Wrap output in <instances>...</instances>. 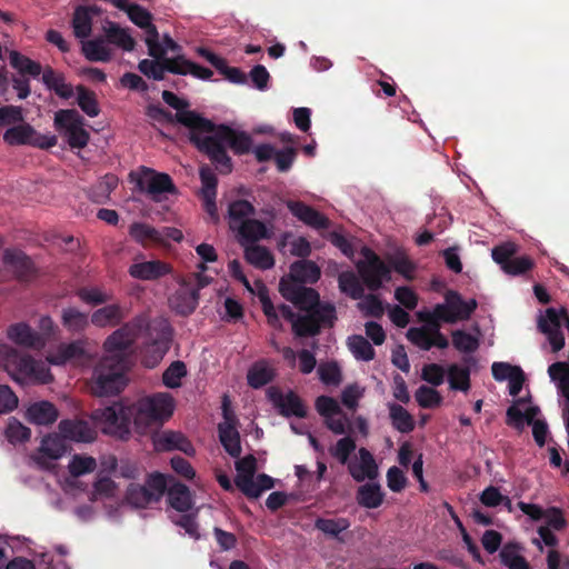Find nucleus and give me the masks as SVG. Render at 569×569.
<instances>
[{
  "label": "nucleus",
  "instance_id": "51",
  "mask_svg": "<svg viewBox=\"0 0 569 569\" xmlns=\"http://www.w3.org/2000/svg\"><path fill=\"white\" fill-rule=\"evenodd\" d=\"M76 90L78 93L77 102L80 109L91 118L97 117L100 113V108L96 93L82 84L77 86Z\"/></svg>",
  "mask_w": 569,
  "mask_h": 569
},
{
  "label": "nucleus",
  "instance_id": "41",
  "mask_svg": "<svg viewBox=\"0 0 569 569\" xmlns=\"http://www.w3.org/2000/svg\"><path fill=\"white\" fill-rule=\"evenodd\" d=\"M383 492L379 483H366L357 490V502L365 508L376 509L381 506L383 501Z\"/></svg>",
  "mask_w": 569,
  "mask_h": 569
},
{
  "label": "nucleus",
  "instance_id": "46",
  "mask_svg": "<svg viewBox=\"0 0 569 569\" xmlns=\"http://www.w3.org/2000/svg\"><path fill=\"white\" fill-rule=\"evenodd\" d=\"M36 130L28 123L18 124L6 130L3 140L10 146L31 144L33 146Z\"/></svg>",
  "mask_w": 569,
  "mask_h": 569
},
{
  "label": "nucleus",
  "instance_id": "28",
  "mask_svg": "<svg viewBox=\"0 0 569 569\" xmlns=\"http://www.w3.org/2000/svg\"><path fill=\"white\" fill-rule=\"evenodd\" d=\"M42 82L49 89L62 99L73 97L74 89L71 83L66 82L63 73L57 72L51 67H46L42 72Z\"/></svg>",
  "mask_w": 569,
  "mask_h": 569
},
{
  "label": "nucleus",
  "instance_id": "50",
  "mask_svg": "<svg viewBox=\"0 0 569 569\" xmlns=\"http://www.w3.org/2000/svg\"><path fill=\"white\" fill-rule=\"evenodd\" d=\"M10 64L12 66V68L17 69L22 76L29 74L36 78L43 72L42 67L39 62H36L17 51H12L10 53Z\"/></svg>",
  "mask_w": 569,
  "mask_h": 569
},
{
  "label": "nucleus",
  "instance_id": "48",
  "mask_svg": "<svg viewBox=\"0 0 569 569\" xmlns=\"http://www.w3.org/2000/svg\"><path fill=\"white\" fill-rule=\"evenodd\" d=\"M350 527L347 518H317L315 528L323 532L326 536L341 540L340 535Z\"/></svg>",
  "mask_w": 569,
  "mask_h": 569
},
{
  "label": "nucleus",
  "instance_id": "45",
  "mask_svg": "<svg viewBox=\"0 0 569 569\" xmlns=\"http://www.w3.org/2000/svg\"><path fill=\"white\" fill-rule=\"evenodd\" d=\"M62 326L71 333H80L89 326L88 315L77 308H66L61 315Z\"/></svg>",
  "mask_w": 569,
  "mask_h": 569
},
{
  "label": "nucleus",
  "instance_id": "2",
  "mask_svg": "<svg viewBox=\"0 0 569 569\" xmlns=\"http://www.w3.org/2000/svg\"><path fill=\"white\" fill-rule=\"evenodd\" d=\"M133 412V427L144 433L152 426L168 420L174 409L173 398L169 393L159 392L130 402Z\"/></svg>",
  "mask_w": 569,
  "mask_h": 569
},
{
  "label": "nucleus",
  "instance_id": "8",
  "mask_svg": "<svg viewBox=\"0 0 569 569\" xmlns=\"http://www.w3.org/2000/svg\"><path fill=\"white\" fill-rule=\"evenodd\" d=\"M337 320L336 307L331 303L305 311L293 322L292 331L299 338L315 337L322 328H332Z\"/></svg>",
  "mask_w": 569,
  "mask_h": 569
},
{
  "label": "nucleus",
  "instance_id": "62",
  "mask_svg": "<svg viewBox=\"0 0 569 569\" xmlns=\"http://www.w3.org/2000/svg\"><path fill=\"white\" fill-rule=\"evenodd\" d=\"M97 467L96 459L88 456L74 455L69 463V472L73 477L92 472Z\"/></svg>",
  "mask_w": 569,
  "mask_h": 569
},
{
  "label": "nucleus",
  "instance_id": "20",
  "mask_svg": "<svg viewBox=\"0 0 569 569\" xmlns=\"http://www.w3.org/2000/svg\"><path fill=\"white\" fill-rule=\"evenodd\" d=\"M358 453L360 461H350L347 465L350 476L357 482H362L365 479L375 480L379 472L372 453L363 447L359 449Z\"/></svg>",
  "mask_w": 569,
  "mask_h": 569
},
{
  "label": "nucleus",
  "instance_id": "31",
  "mask_svg": "<svg viewBox=\"0 0 569 569\" xmlns=\"http://www.w3.org/2000/svg\"><path fill=\"white\" fill-rule=\"evenodd\" d=\"M58 416L57 408L49 401L34 402L27 410L28 420L36 425H51Z\"/></svg>",
  "mask_w": 569,
  "mask_h": 569
},
{
  "label": "nucleus",
  "instance_id": "25",
  "mask_svg": "<svg viewBox=\"0 0 569 569\" xmlns=\"http://www.w3.org/2000/svg\"><path fill=\"white\" fill-rule=\"evenodd\" d=\"M4 367L16 379V376L30 377L34 372V360L31 356H23L13 348H7Z\"/></svg>",
  "mask_w": 569,
  "mask_h": 569
},
{
  "label": "nucleus",
  "instance_id": "61",
  "mask_svg": "<svg viewBox=\"0 0 569 569\" xmlns=\"http://www.w3.org/2000/svg\"><path fill=\"white\" fill-rule=\"evenodd\" d=\"M408 340L421 350H430L432 348L431 326L413 327L407 331Z\"/></svg>",
  "mask_w": 569,
  "mask_h": 569
},
{
  "label": "nucleus",
  "instance_id": "38",
  "mask_svg": "<svg viewBox=\"0 0 569 569\" xmlns=\"http://www.w3.org/2000/svg\"><path fill=\"white\" fill-rule=\"evenodd\" d=\"M102 37L82 42V52L89 61L109 62L112 58L110 48L106 44Z\"/></svg>",
  "mask_w": 569,
  "mask_h": 569
},
{
  "label": "nucleus",
  "instance_id": "3",
  "mask_svg": "<svg viewBox=\"0 0 569 569\" xmlns=\"http://www.w3.org/2000/svg\"><path fill=\"white\" fill-rule=\"evenodd\" d=\"M90 419L104 435L119 440H128L131 437L133 412L130 402L121 400L97 408L91 411Z\"/></svg>",
  "mask_w": 569,
  "mask_h": 569
},
{
  "label": "nucleus",
  "instance_id": "60",
  "mask_svg": "<svg viewBox=\"0 0 569 569\" xmlns=\"http://www.w3.org/2000/svg\"><path fill=\"white\" fill-rule=\"evenodd\" d=\"M166 59L162 60H150L142 59L138 63L139 71L148 77L149 79H153L156 81H161L164 79V73L167 69H164Z\"/></svg>",
  "mask_w": 569,
  "mask_h": 569
},
{
  "label": "nucleus",
  "instance_id": "22",
  "mask_svg": "<svg viewBox=\"0 0 569 569\" xmlns=\"http://www.w3.org/2000/svg\"><path fill=\"white\" fill-rule=\"evenodd\" d=\"M167 478L166 492L169 506L179 512L189 511L193 506L190 489L186 485L174 481L171 476Z\"/></svg>",
  "mask_w": 569,
  "mask_h": 569
},
{
  "label": "nucleus",
  "instance_id": "14",
  "mask_svg": "<svg viewBox=\"0 0 569 569\" xmlns=\"http://www.w3.org/2000/svg\"><path fill=\"white\" fill-rule=\"evenodd\" d=\"M562 327L569 330V315L566 309L548 308L546 313L538 319V329L547 336L553 352H558L565 347Z\"/></svg>",
  "mask_w": 569,
  "mask_h": 569
},
{
  "label": "nucleus",
  "instance_id": "19",
  "mask_svg": "<svg viewBox=\"0 0 569 569\" xmlns=\"http://www.w3.org/2000/svg\"><path fill=\"white\" fill-rule=\"evenodd\" d=\"M287 208L296 218L311 228L321 230L330 227V220L325 214L301 201L289 200Z\"/></svg>",
  "mask_w": 569,
  "mask_h": 569
},
{
  "label": "nucleus",
  "instance_id": "64",
  "mask_svg": "<svg viewBox=\"0 0 569 569\" xmlns=\"http://www.w3.org/2000/svg\"><path fill=\"white\" fill-rule=\"evenodd\" d=\"M315 407L318 413L323 417V419L342 413V409L338 401L329 396H319L316 399Z\"/></svg>",
  "mask_w": 569,
  "mask_h": 569
},
{
  "label": "nucleus",
  "instance_id": "43",
  "mask_svg": "<svg viewBox=\"0 0 569 569\" xmlns=\"http://www.w3.org/2000/svg\"><path fill=\"white\" fill-rule=\"evenodd\" d=\"M118 178L114 174H106L89 190V198L96 203H106L111 192L118 187Z\"/></svg>",
  "mask_w": 569,
  "mask_h": 569
},
{
  "label": "nucleus",
  "instance_id": "47",
  "mask_svg": "<svg viewBox=\"0 0 569 569\" xmlns=\"http://www.w3.org/2000/svg\"><path fill=\"white\" fill-rule=\"evenodd\" d=\"M274 378L273 370L266 362H256L248 370L247 381L253 389H260L271 382Z\"/></svg>",
  "mask_w": 569,
  "mask_h": 569
},
{
  "label": "nucleus",
  "instance_id": "44",
  "mask_svg": "<svg viewBox=\"0 0 569 569\" xmlns=\"http://www.w3.org/2000/svg\"><path fill=\"white\" fill-rule=\"evenodd\" d=\"M339 289L353 300L363 298L365 288L360 277L352 271H343L338 277Z\"/></svg>",
  "mask_w": 569,
  "mask_h": 569
},
{
  "label": "nucleus",
  "instance_id": "7",
  "mask_svg": "<svg viewBox=\"0 0 569 569\" xmlns=\"http://www.w3.org/2000/svg\"><path fill=\"white\" fill-rule=\"evenodd\" d=\"M477 301L470 299L463 300L462 296L455 290H448L445 293V302L437 303L432 311H427L428 318L440 319L447 323L468 320L477 309Z\"/></svg>",
  "mask_w": 569,
  "mask_h": 569
},
{
  "label": "nucleus",
  "instance_id": "35",
  "mask_svg": "<svg viewBox=\"0 0 569 569\" xmlns=\"http://www.w3.org/2000/svg\"><path fill=\"white\" fill-rule=\"evenodd\" d=\"M388 409L391 425L397 431L401 433H409L413 431L416 422L412 415H410L407 409L395 402L388 403Z\"/></svg>",
  "mask_w": 569,
  "mask_h": 569
},
{
  "label": "nucleus",
  "instance_id": "59",
  "mask_svg": "<svg viewBox=\"0 0 569 569\" xmlns=\"http://www.w3.org/2000/svg\"><path fill=\"white\" fill-rule=\"evenodd\" d=\"M548 373L552 380H558V389L562 397L569 390V365L567 362H555L548 368Z\"/></svg>",
  "mask_w": 569,
  "mask_h": 569
},
{
  "label": "nucleus",
  "instance_id": "1",
  "mask_svg": "<svg viewBox=\"0 0 569 569\" xmlns=\"http://www.w3.org/2000/svg\"><path fill=\"white\" fill-rule=\"evenodd\" d=\"M180 121L189 129V140L197 150L206 154L222 174L232 171V160L227 152L229 147L234 154L250 152L252 138L246 131H237L228 124H216L201 114H180Z\"/></svg>",
  "mask_w": 569,
  "mask_h": 569
},
{
  "label": "nucleus",
  "instance_id": "5",
  "mask_svg": "<svg viewBox=\"0 0 569 569\" xmlns=\"http://www.w3.org/2000/svg\"><path fill=\"white\" fill-rule=\"evenodd\" d=\"M144 326L141 328V336L146 338L144 352L150 355L146 358L144 363L147 367H154L163 356L169 351L172 340V328L170 323L162 318L153 319L151 321L143 315Z\"/></svg>",
  "mask_w": 569,
  "mask_h": 569
},
{
  "label": "nucleus",
  "instance_id": "32",
  "mask_svg": "<svg viewBox=\"0 0 569 569\" xmlns=\"http://www.w3.org/2000/svg\"><path fill=\"white\" fill-rule=\"evenodd\" d=\"M66 438L63 436L48 435L42 438L41 446L39 448V453L41 457L37 459L39 465H42L41 458L46 457L51 460L60 459L67 451Z\"/></svg>",
  "mask_w": 569,
  "mask_h": 569
},
{
  "label": "nucleus",
  "instance_id": "6",
  "mask_svg": "<svg viewBox=\"0 0 569 569\" xmlns=\"http://www.w3.org/2000/svg\"><path fill=\"white\" fill-rule=\"evenodd\" d=\"M129 176L136 183L137 190L148 194L153 201H161L162 194L177 192L172 178L168 173L142 166Z\"/></svg>",
  "mask_w": 569,
  "mask_h": 569
},
{
  "label": "nucleus",
  "instance_id": "36",
  "mask_svg": "<svg viewBox=\"0 0 569 569\" xmlns=\"http://www.w3.org/2000/svg\"><path fill=\"white\" fill-rule=\"evenodd\" d=\"M130 237L138 243L146 246L148 243H163V234L160 230L143 222H133L129 227Z\"/></svg>",
  "mask_w": 569,
  "mask_h": 569
},
{
  "label": "nucleus",
  "instance_id": "52",
  "mask_svg": "<svg viewBox=\"0 0 569 569\" xmlns=\"http://www.w3.org/2000/svg\"><path fill=\"white\" fill-rule=\"evenodd\" d=\"M348 347L358 360L370 361L376 356L373 347L360 335L349 337Z\"/></svg>",
  "mask_w": 569,
  "mask_h": 569
},
{
  "label": "nucleus",
  "instance_id": "27",
  "mask_svg": "<svg viewBox=\"0 0 569 569\" xmlns=\"http://www.w3.org/2000/svg\"><path fill=\"white\" fill-rule=\"evenodd\" d=\"M320 268L310 260H299L291 264L290 273L287 281H293L296 283H316L320 278Z\"/></svg>",
  "mask_w": 569,
  "mask_h": 569
},
{
  "label": "nucleus",
  "instance_id": "26",
  "mask_svg": "<svg viewBox=\"0 0 569 569\" xmlns=\"http://www.w3.org/2000/svg\"><path fill=\"white\" fill-rule=\"evenodd\" d=\"M238 233L239 242L246 247L247 243L256 244L257 241L270 238L267 226L257 219H247L234 230Z\"/></svg>",
  "mask_w": 569,
  "mask_h": 569
},
{
  "label": "nucleus",
  "instance_id": "23",
  "mask_svg": "<svg viewBox=\"0 0 569 569\" xmlns=\"http://www.w3.org/2000/svg\"><path fill=\"white\" fill-rule=\"evenodd\" d=\"M8 338L16 345L40 349L44 346V339L26 322L11 325L7 331Z\"/></svg>",
  "mask_w": 569,
  "mask_h": 569
},
{
  "label": "nucleus",
  "instance_id": "58",
  "mask_svg": "<svg viewBox=\"0 0 569 569\" xmlns=\"http://www.w3.org/2000/svg\"><path fill=\"white\" fill-rule=\"evenodd\" d=\"M415 398L418 405L425 409L437 408L442 403L439 391L428 386H420L415 392Z\"/></svg>",
  "mask_w": 569,
  "mask_h": 569
},
{
  "label": "nucleus",
  "instance_id": "33",
  "mask_svg": "<svg viewBox=\"0 0 569 569\" xmlns=\"http://www.w3.org/2000/svg\"><path fill=\"white\" fill-rule=\"evenodd\" d=\"M244 259L248 263L260 270H268L274 266V258L271 251L260 244L246 246Z\"/></svg>",
  "mask_w": 569,
  "mask_h": 569
},
{
  "label": "nucleus",
  "instance_id": "39",
  "mask_svg": "<svg viewBox=\"0 0 569 569\" xmlns=\"http://www.w3.org/2000/svg\"><path fill=\"white\" fill-rule=\"evenodd\" d=\"M103 30L106 41L120 47L124 51H132L134 49L136 41L127 29L121 28L116 22L108 21Z\"/></svg>",
  "mask_w": 569,
  "mask_h": 569
},
{
  "label": "nucleus",
  "instance_id": "10",
  "mask_svg": "<svg viewBox=\"0 0 569 569\" xmlns=\"http://www.w3.org/2000/svg\"><path fill=\"white\" fill-rule=\"evenodd\" d=\"M167 476L154 472L148 476L146 485L130 483L127 488L126 500L136 508H146L158 502L167 490Z\"/></svg>",
  "mask_w": 569,
  "mask_h": 569
},
{
  "label": "nucleus",
  "instance_id": "4",
  "mask_svg": "<svg viewBox=\"0 0 569 569\" xmlns=\"http://www.w3.org/2000/svg\"><path fill=\"white\" fill-rule=\"evenodd\" d=\"M127 361L114 355H106L94 367L90 385L92 395L97 397L114 396L126 386L124 371Z\"/></svg>",
  "mask_w": 569,
  "mask_h": 569
},
{
  "label": "nucleus",
  "instance_id": "16",
  "mask_svg": "<svg viewBox=\"0 0 569 569\" xmlns=\"http://www.w3.org/2000/svg\"><path fill=\"white\" fill-rule=\"evenodd\" d=\"M267 397L282 417H307V407L303 400L293 390H289L284 393L277 387H270L267 390Z\"/></svg>",
  "mask_w": 569,
  "mask_h": 569
},
{
  "label": "nucleus",
  "instance_id": "56",
  "mask_svg": "<svg viewBox=\"0 0 569 569\" xmlns=\"http://www.w3.org/2000/svg\"><path fill=\"white\" fill-rule=\"evenodd\" d=\"M187 376L184 362L173 361L162 373V382L167 388L174 389L181 386V379Z\"/></svg>",
  "mask_w": 569,
  "mask_h": 569
},
{
  "label": "nucleus",
  "instance_id": "49",
  "mask_svg": "<svg viewBox=\"0 0 569 569\" xmlns=\"http://www.w3.org/2000/svg\"><path fill=\"white\" fill-rule=\"evenodd\" d=\"M73 33L79 39H86L92 31V17L86 6L76 8L72 18Z\"/></svg>",
  "mask_w": 569,
  "mask_h": 569
},
{
  "label": "nucleus",
  "instance_id": "29",
  "mask_svg": "<svg viewBox=\"0 0 569 569\" xmlns=\"http://www.w3.org/2000/svg\"><path fill=\"white\" fill-rule=\"evenodd\" d=\"M84 356V340L79 339L68 343H60L54 353L48 357L50 363L62 366L70 360Z\"/></svg>",
  "mask_w": 569,
  "mask_h": 569
},
{
  "label": "nucleus",
  "instance_id": "37",
  "mask_svg": "<svg viewBox=\"0 0 569 569\" xmlns=\"http://www.w3.org/2000/svg\"><path fill=\"white\" fill-rule=\"evenodd\" d=\"M256 214V208L251 202L244 199H238L229 203L228 218L229 227L231 230H236L238 226L247 219H251V216Z\"/></svg>",
  "mask_w": 569,
  "mask_h": 569
},
{
  "label": "nucleus",
  "instance_id": "17",
  "mask_svg": "<svg viewBox=\"0 0 569 569\" xmlns=\"http://www.w3.org/2000/svg\"><path fill=\"white\" fill-rule=\"evenodd\" d=\"M2 262L3 266L12 272L13 277L21 282H28L37 274V270L31 258L19 249H6Z\"/></svg>",
  "mask_w": 569,
  "mask_h": 569
},
{
  "label": "nucleus",
  "instance_id": "63",
  "mask_svg": "<svg viewBox=\"0 0 569 569\" xmlns=\"http://www.w3.org/2000/svg\"><path fill=\"white\" fill-rule=\"evenodd\" d=\"M358 308L368 317L380 318L383 315L382 301L373 293H363Z\"/></svg>",
  "mask_w": 569,
  "mask_h": 569
},
{
  "label": "nucleus",
  "instance_id": "24",
  "mask_svg": "<svg viewBox=\"0 0 569 569\" xmlns=\"http://www.w3.org/2000/svg\"><path fill=\"white\" fill-rule=\"evenodd\" d=\"M154 446L160 451L180 450L188 456L196 453L191 441L179 431H163L154 439Z\"/></svg>",
  "mask_w": 569,
  "mask_h": 569
},
{
  "label": "nucleus",
  "instance_id": "9",
  "mask_svg": "<svg viewBox=\"0 0 569 569\" xmlns=\"http://www.w3.org/2000/svg\"><path fill=\"white\" fill-rule=\"evenodd\" d=\"M84 119L76 109H61L54 114V128L67 138L71 149L84 148L90 139Z\"/></svg>",
  "mask_w": 569,
  "mask_h": 569
},
{
  "label": "nucleus",
  "instance_id": "13",
  "mask_svg": "<svg viewBox=\"0 0 569 569\" xmlns=\"http://www.w3.org/2000/svg\"><path fill=\"white\" fill-rule=\"evenodd\" d=\"M143 326V317L137 316L112 332L103 345L107 355H114L127 361L126 351L133 345L134 340L141 336V328Z\"/></svg>",
  "mask_w": 569,
  "mask_h": 569
},
{
  "label": "nucleus",
  "instance_id": "34",
  "mask_svg": "<svg viewBox=\"0 0 569 569\" xmlns=\"http://www.w3.org/2000/svg\"><path fill=\"white\" fill-rule=\"evenodd\" d=\"M219 440L224 450L233 458H239L241 455L240 433L236 426L229 423L218 425Z\"/></svg>",
  "mask_w": 569,
  "mask_h": 569
},
{
  "label": "nucleus",
  "instance_id": "21",
  "mask_svg": "<svg viewBox=\"0 0 569 569\" xmlns=\"http://www.w3.org/2000/svg\"><path fill=\"white\" fill-rule=\"evenodd\" d=\"M59 431L63 438L77 442H91L97 432L86 420L63 419L59 422Z\"/></svg>",
  "mask_w": 569,
  "mask_h": 569
},
{
  "label": "nucleus",
  "instance_id": "42",
  "mask_svg": "<svg viewBox=\"0 0 569 569\" xmlns=\"http://www.w3.org/2000/svg\"><path fill=\"white\" fill-rule=\"evenodd\" d=\"M257 461L252 455H249L236 462L238 475L234 478V483L239 490L248 489L252 485V479L256 472Z\"/></svg>",
  "mask_w": 569,
  "mask_h": 569
},
{
  "label": "nucleus",
  "instance_id": "53",
  "mask_svg": "<svg viewBox=\"0 0 569 569\" xmlns=\"http://www.w3.org/2000/svg\"><path fill=\"white\" fill-rule=\"evenodd\" d=\"M451 338L455 349L462 353H473L480 346V341L476 336L461 329L453 330Z\"/></svg>",
  "mask_w": 569,
  "mask_h": 569
},
{
  "label": "nucleus",
  "instance_id": "57",
  "mask_svg": "<svg viewBox=\"0 0 569 569\" xmlns=\"http://www.w3.org/2000/svg\"><path fill=\"white\" fill-rule=\"evenodd\" d=\"M449 385L452 390L468 391L470 388V370L451 365L448 369Z\"/></svg>",
  "mask_w": 569,
  "mask_h": 569
},
{
  "label": "nucleus",
  "instance_id": "40",
  "mask_svg": "<svg viewBox=\"0 0 569 569\" xmlns=\"http://www.w3.org/2000/svg\"><path fill=\"white\" fill-rule=\"evenodd\" d=\"M522 547L518 542H507L500 550V561L508 569H530L526 558L520 555Z\"/></svg>",
  "mask_w": 569,
  "mask_h": 569
},
{
  "label": "nucleus",
  "instance_id": "54",
  "mask_svg": "<svg viewBox=\"0 0 569 569\" xmlns=\"http://www.w3.org/2000/svg\"><path fill=\"white\" fill-rule=\"evenodd\" d=\"M199 300V293L197 289L180 290L174 297V308L181 315L192 313Z\"/></svg>",
  "mask_w": 569,
  "mask_h": 569
},
{
  "label": "nucleus",
  "instance_id": "11",
  "mask_svg": "<svg viewBox=\"0 0 569 569\" xmlns=\"http://www.w3.org/2000/svg\"><path fill=\"white\" fill-rule=\"evenodd\" d=\"M363 259L356 263L362 283L371 291L379 290L391 280V269L371 249H362Z\"/></svg>",
  "mask_w": 569,
  "mask_h": 569
},
{
  "label": "nucleus",
  "instance_id": "12",
  "mask_svg": "<svg viewBox=\"0 0 569 569\" xmlns=\"http://www.w3.org/2000/svg\"><path fill=\"white\" fill-rule=\"evenodd\" d=\"M519 246L515 242H502L491 250L492 260L509 276H523L535 267V260L530 256L517 257Z\"/></svg>",
  "mask_w": 569,
  "mask_h": 569
},
{
  "label": "nucleus",
  "instance_id": "18",
  "mask_svg": "<svg viewBox=\"0 0 569 569\" xmlns=\"http://www.w3.org/2000/svg\"><path fill=\"white\" fill-rule=\"evenodd\" d=\"M137 257L129 267L128 273L131 278L141 281H156L171 273L169 263L161 260L139 261Z\"/></svg>",
  "mask_w": 569,
  "mask_h": 569
},
{
  "label": "nucleus",
  "instance_id": "30",
  "mask_svg": "<svg viewBox=\"0 0 569 569\" xmlns=\"http://www.w3.org/2000/svg\"><path fill=\"white\" fill-rule=\"evenodd\" d=\"M126 318L124 310L117 303L97 309L91 316V322L100 328L118 326Z\"/></svg>",
  "mask_w": 569,
  "mask_h": 569
},
{
  "label": "nucleus",
  "instance_id": "55",
  "mask_svg": "<svg viewBox=\"0 0 569 569\" xmlns=\"http://www.w3.org/2000/svg\"><path fill=\"white\" fill-rule=\"evenodd\" d=\"M356 440L350 437L339 439L335 446L329 448V453L336 458L341 465H348L351 453L356 450Z\"/></svg>",
  "mask_w": 569,
  "mask_h": 569
},
{
  "label": "nucleus",
  "instance_id": "15",
  "mask_svg": "<svg viewBox=\"0 0 569 569\" xmlns=\"http://www.w3.org/2000/svg\"><path fill=\"white\" fill-rule=\"evenodd\" d=\"M279 291L286 300L292 302L301 311L315 310L327 303L320 301L319 293L315 289L287 281L286 278L280 280Z\"/></svg>",
  "mask_w": 569,
  "mask_h": 569
}]
</instances>
